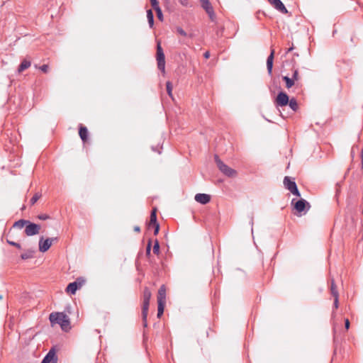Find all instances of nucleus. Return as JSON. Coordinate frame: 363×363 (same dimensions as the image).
<instances>
[{"label":"nucleus","mask_w":363,"mask_h":363,"mask_svg":"<svg viewBox=\"0 0 363 363\" xmlns=\"http://www.w3.org/2000/svg\"><path fill=\"white\" fill-rule=\"evenodd\" d=\"M49 320L52 326L58 324L65 332L71 329L69 318L63 312L51 313L49 315Z\"/></svg>","instance_id":"f257e3e1"},{"label":"nucleus","mask_w":363,"mask_h":363,"mask_svg":"<svg viewBox=\"0 0 363 363\" xmlns=\"http://www.w3.org/2000/svg\"><path fill=\"white\" fill-rule=\"evenodd\" d=\"M151 292L147 287L144 288L143 291V303L142 307V317L144 327H147V317L149 310L150 300L151 298Z\"/></svg>","instance_id":"f03ea898"},{"label":"nucleus","mask_w":363,"mask_h":363,"mask_svg":"<svg viewBox=\"0 0 363 363\" xmlns=\"http://www.w3.org/2000/svg\"><path fill=\"white\" fill-rule=\"evenodd\" d=\"M215 162L218 168V169L226 177L230 178H234L237 176L238 173L236 170L232 169L225 164L219 157L216 155L214 157Z\"/></svg>","instance_id":"7ed1b4c3"},{"label":"nucleus","mask_w":363,"mask_h":363,"mask_svg":"<svg viewBox=\"0 0 363 363\" xmlns=\"http://www.w3.org/2000/svg\"><path fill=\"white\" fill-rule=\"evenodd\" d=\"M157 67L160 70L164 72L165 69V57L163 50L160 45V43H157Z\"/></svg>","instance_id":"20e7f679"},{"label":"nucleus","mask_w":363,"mask_h":363,"mask_svg":"<svg viewBox=\"0 0 363 363\" xmlns=\"http://www.w3.org/2000/svg\"><path fill=\"white\" fill-rule=\"evenodd\" d=\"M310 203L303 199H301L294 203V208L300 216L306 214L310 209Z\"/></svg>","instance_id":"39448f33"},{"label":"nucleus","mask_w":363,"mask_h":363,"mask_svg":"<svg viewBox=\"0 0 363 363\" xmlns=\"http://www.w3.org/2000/svg\"><path fill=\"white\" fill-rule=\"evenodd\" d=\"M284 184L285 187L294 195L301 196L300 192L298 189L296 182L291 179L289 177H285L284 179Z\"/></svg>","instance_id":"423d86ee"},{"label":"nucleus","mask_w":363,"mask_h":363,"mask_svg":"<svg viewBox=\"0 0 363 363\" xmlns=\"http://www.w3.org/2000/svg\"><path fill=\"white\" fill-rule=\"evenodd\" d=\"M40 230V225L34 223H31L28 220L26 228H25V234L27 236H33L39 233Z\"/></svg>","instance_id":"0eeeda50"},{"label":"nucleus","mask_w":363,"mask_h":363,"mask_svg":"<svg viewBox=\"0 0 363 363\" xmlns=\"http://www.w3.org/2000/svg\"><path fill=\"white\" fill-rule=\"evenodd\" d=\"M269 3L272 5L277 10L281 12L282 13H287L288 10L281 2V0H267Z\"/></svg>","instance_id":"6e6552de"},{"label":"nucleus","mask_w":363,"mask_h":363,"mask_svg":"<svg viewBox=\"0 0 363 363\" xmlns=\"http://www.w3.org/2000/svg\"><path fill=\"white\" fill-rule=\"evenodd\" d=\"M289 101V96L286 93L280 92L277 95V102L278 105H279L281 106H286L288 104Z\"/></svg>","instance_id":"1a4fd4ad"},{"label":"nucleus","mask_w":363,"mask_h":363,"mask_svg":"<svg viewBox=\"0 0 363 363\" xmlns=\"http://www.w3.org/2000/svg\"><path fill=\"white\" fill-rule=\"evenodd\" d=\"M195 201L201 204H206L211 201V196L206 194H196Z\"/></svg>","instance_id":"9d476101"},{"label":"nucleus","mask_w":363,"mask_h":363,"mask_svg":"<svg viewBox=\"0 0 363 363\" xmlns=\"http://www.w3.org/2000/svg\"><path fill=\"white\" fill-rule=\"evenodd\" d=\"M57 357L56 355L55 347H52L47 353V363H57Z\"/></svg>","instance_id":"9b49d317"},{"label":"nucleus","mask_w":363,"mask_h":363,"mask_svg":"<svg viewBox=\"0 0 363 363\" xmlns=\"http://www.w3.org/2000/svg\"><path fill=\"white\" fill-rule=\"evenodd\" d=\"M82 286V283L77 281L69 283L67 288L66 291L70 294H74L77 290Z\"/></svg>","instance_id":"f8f14e48"},{"label":"nucleus","mask_w":363,"mask_h":363,"mask_svg":"<svg viewBox=\"0 0 363 363\" xmlns=\"http://www.w3.org/2000/svg\"><path fill=\"white\" fill-rule=\"evenodd\" d=\"M202 4L203 9L209 15L210 18H212L214 16L213 7L211 6L209 0H200Z\"/></svg>","instance_id":"ddd939ff"},{"label":"nucleus","mask_w":363,"mask_h":363,"mask_svg":"<svg viewBox=\"0 0 363 363\" xmlns=\"http://www.w3.org/2000/svg\"><path fill=\"white\" fill-rule=\"evenodd\" d=\"M274 50H272L270 55L267 59V69L269 75H272L273 68V60H274Z\"/></svg>","instance_id":"4468645a"},{"label":"nucleus","mask_w":363,"mask_h":363,"mask_svg":"<svg viewBox=\"0 0 363 363\" xmlns=\"http://www.w3.org/2000/svg\"><path fill=\"white\" fill-rule=\"evenodd\" d=\"M88 130L82 124L79 125V135L83 142H86L88 139Z\"/></svg>","instance_id":"2eb2a0df"},{"label":"nucleus","mask_w":363,"mask_h":363,"mask_svg":"<svg viewBox=\"0 0 363 363\" xmlns=\"http://www.w3.org/2000/svg\"><path fill=\"white\" fill-rule=\"evenodd\" d=\"M166 302V288L164 285H162L158 290L157 303Z\"/></svg>","instance_id":"dca6fc26"},{"label":"nucleus","mask_w":363,"mask_h":363,"mask_svg":"<svg viewBox=\"0 0 363 363\" xmlns=\"http://www.w3.org/2000/svg\"><path fill=\"white\" fill-rule=\"evenodd\" d=\"M157 223H158L157 221L156 209L155 208L151 212L148 228H150L152 225H155Z\"/></svg>","instance_id":"f3484780"},{"label":"nucleus","mask_w":363,"mask_h":363,"mask_svg":"<svg viewBox=\"0 0 363 363\" xmlns=\"http://www.w3.org/2000/svg\"><path fill=\"white\" fill-rule=\"evenodd\" d=\"M30 62L26 60H24L19 65L18 68V72L21 73L28 69L30 66Z\"/></svg>","instance_id":"a211bd4d"},{"label":"nucleus","mask_w":363,"mask_h":363,"mask_svg":"<svg viewBox=\"0 0 363 363\" xmlns=\"http://www.w3.org/2000/svg\"><path fill=\"white\" fill-rule=\"evenodd\" d=\"M28 223V220L21 219L18 221H16L14 224L13 225V228H16L18 229H22L23 228H26L27 223Z\"/></svg>","instance_id":"6ab92c4d"},{"label":"nucleus","mask_w":363,"mask_h":363,"mask_svg":"<svg viewBox=\"0 0 363 363\" xmlns=\"http://www.w3.org/2000/svg\"><path fill=\"white\" fill-rule=\"evenodd\" d=\"M147 18L148 21L149 26L152 28L154 26V14L151 9L147 11Z\"/></svg>","instance_id":"aec40b11"},{"label":"nucleus","mask_w":363,"mask_h":363,"mask_svg":"<svg viewBox=\"0 0 363 363\" xmlns=\"http://www.w3.org/2000/svg\"><path fill=\"white\" fill-rule=\"evenodd\" d=\"M283 80L286 82V86L289 89L292 87L294 84V80L292 78H289L287 76H284L282 77Z\"/></svg>","instance_id":"412c9836"},{"label":"nucleus","mask_w":363,"mask_h":363,"mask_svg":"<svg viewBox=\"0 0 363 363\" xmlns=\"http://www.w3.org/2000/svg\"><path fill=\"white\" fill-rule=\"evenodd\" d=\"M334 294H335V296H333L334 297V303H333V311H332L333 317L335 316V310L337 309L338 306H339V296H337L336 294V293H334Z\"/></svg>","instance_id":"4be33fe9"},{"label":"nucleus","mask_w":363,"mask_h":363,"mask_svg":"<svg viewBox=\"0 0 363 363\" xmlns=\"http://www.w3.org/2000/svg\"><path fill=\"white\" fill-rule=\"evenodd\" d=\"M288 104L290 108L292 109V111H296L298 110V105L295 99H291L290 101H289Z\"/></svg>","instance_id":"5701e85b"},{"label":"nucleus","mask_w":363,"mask_h":363,"mask_svg":"<svg viewBox=\"0 0 363 363\" xmlns=\"http://www.w3.org/2000/svg\"><path fill=\"white\" fill-rule=\"evenodd\" d=\"M165 303H157V317L160 318V316L164 313Z\"/></svg>","instance_id":"b1692460"},{"label":"nucleus","mask_w":363,"mask_h":363,"mask_svg":"<svg viewBox=\"0 0 363 363\" xmlns=\"http://www.w3.org/2000/svg\"><path fill=\"white\" fill-rule=\"evenodd\" d=\"M39 250L40 252H45V239L42 236L39 240Z\"/></svg>","instance_id":"393cba45"},{"label":"nucleus","mask_w":363,"mask_h":363,"mask_svg":"<svg viewBox=\"0 0 363 363\" xmlns=\"http://www.w3.org/2000/svg\"><path fill=\"white\" fill-rule=\"evenodd\" d=\"M330 292H331V294H332L333 296H335V294L334 293H336V294L337 296H339V293H338V291L337 290V287H336L335 281L333 279H332V281H331Z\"/></svg>","instance_id":"a878e982"},{"label":"nucleus","mask_w":363,"mask_h":363,"mask_svg":"<svg viewBox=\"0 0 363 363\" xmlns=\"http://www.w3.org/2000/svg\"><path fill=\"white\" fill-rule=\"evenodd\" d=\"M33 257V251H28L21 255V257L22 259H28Z\"/></svg>","instance_id":"bb28decb"},{"label":"nucleus","mask_w":363,"mask_h":363,"mask_svg":"<svg viewBox=\"0 0 363 363\" xmlns=\"http://www.w3.org/2000/svg\"><path fill=\"white\" fill-rule=\"evenodd\" d=\"M57 241V237L47 238V250L52 246L54 242Z\"/></svg>","instance_id":"cd10ccee"},{"label":"nucleus","mask_w":363,"mask_h":363,"mask_svg":"<svg viewBox=\"0 0 363 363\" xmlns=\"http://www.w3.org/2000/svg\"><path fill=\"white\" fill-rule=\"evenodd\" d=\"M166 89H167V92L168 95L170 97H172V84L170 82H167Z\"/></svg>","instance_id":"c85d7f7f"},{"label":"nucleus","mask_w":363,"mask_h":363,"mask_svg":"<svg viewBox=\"0 0 363 363\" xmlns=\"http://www.w3.org/2000/svg\"><path fill=\"white\" fill-rule=\"evenodd\" d=\"M153 253L155 255H158L160 252V244L157 240H155V244L153 246Z\"/></svg>","instance_id":"c756f323"},{"label":"nucleus","mask_w":363,"mask_h":363,"mask_svg":"<svg viewBox=\"0 0 363 363\" xmlns=\"http://www.w3.org/2000/svg\"><path fill=\"white\" fill-rule=\"evenodd\" d=\"M177 32L179 35H182V36H184V37H186V36H187V35H187V33H186V32L183 28H182L181 27H177Z\"/></svg>","instance_id":"7c9ffc66"},{"label":"nucleus","mask_w":363,"mask_h":363,"mask_svg":"<svg viewBox=\"0 0 363 363\" xmlns=\"http://www.w3.org/2000/svg\"><path fill=\"white\" fill-rule=\"evenodd\" d=\"M40 195L38 194H35L30 199V202L31 205H33L35 203V202L39 199Z\"/></svg>","instance_id":"2f4dec72"},{"label":"nucleus","mask_w":363,"mask_h":363,"mask_svg":"<svg viewBox=\"0 0 363 363\" xmlns=\"http://www.w3.org/2000/svg\"><path fill=\"white\" fill-rule=\"evenodd\" d=\"M7 242H8L10 245H11V246H14V247H16V248H18V249H21V245H20L19 243H18V242H13V241H10V240H7Z\"/></svg>","instance_id":"473e14b6"},{"label":"nucleus","mask_w":363,"mask_h":363,"mask_svg":"<svg viewBox=\"0 0 363 363\" xmlns=\"http://www.w3.org/2000/svg\"><path fill=\"white\" fill-rule=\"evenodd\" d=\"M151 5L153 7L155 10L157 9V8H160L158 1L157 0H150Z\"/></svg>","instance_id":"72a5a7b5"},{"label":"nucleus","mask_w":363,"mask_h":363,"mask_svg":"<svg viewBox=\"0 0 363 363\" xmlns=\"http://www.w3.org/2000/svg\"><path fill=\"white\" fill-rule=\"evenodd\" d=\"M151 240H149L147 245V247H146V255L147 256H149L150 255V251H151Z\"/></svg>","instance_id":"f704fd0d"},{"label":"nucleus","mask_w":363,"mask_h":363,"mask_svg":"<svg viewBox=\"0 0 363 363\" xmlns=\"http://www.w3.org/2000/svg\"><path fill=\"white\" fill-rule=\"evenodd\" d=\"M152 226L155 228V230H154V235H157L158 234V233H159V230H160V225H159V223L155 224V225H152Z\"/></svg>","instance_id":"c9c22d12"},{"label":"nucleus","mask_w":363,"mask_h":363,"mask_svg":"<svg viewBox=\"0 0 363 363\" xmlns=\"http://www.w3.org/2000/svg\"><path fill=\"white\" fill-rule=\"evenodd\" d=\"M156 12H157V17L160 20H162V10L160 8H157V9L155 10Z\"/></svg>","instance_id":"e433bc0d"},{"label":"nucleus","mask_w":363,"mask_h":363,"mask_svg":"<svg viewBox=\"0 0 363 363\" xmlns=\"http://www.w3.org/2000/svg\"><path fill=\"white\" fill-rule=\"evenodd\" d=\"M179 3L184 6H189V0H179Z\"/></svg>","instance_id":"4c0bfd02"},{"label":"nucleus","mask_w":363,"mask_h":363,"mask_svg":"<svg viewBox=\"0 0 363 363\" xmlns=\"http://www.w3.org/2000/svg\"><path fill=\"white\" fill-rule=\"evenodd\" d=\"M292 79L295 81V80H298V72L297 69H295L294 71V73H293V75H292Z\"/></svg>","instance_id":"58836bf2"},{"label":"nucleus","mask_w":363,"mask_h":363,"mask_svg":"<svg viewBox=\"0 0 363 363\" xmlns=\"http://www.w3.org/2000/svg\"><path fill=\"white\" fill-rule=\"evenodd\" d=\"M350 320L347 318H346L345 320V329L348 330L350 328Z\"/></svg>","instance_id":"ea45409f"},{"label":"nucleus","mask_w":363,"mask_h":363,"mask_svg":"<svg viewBox=\"0 0 363 363\" xmlns=\"http://www.w3.org/2000/svg\"><path fill=\"white\" fill-rule=\"evenodd\" d=\"M162 148V147H160V148H158L157 147H152V150L154 152H157L159 154H160V153H161V150H161Z\"/></svg>","instance_id":"a19ab883"},{"label":"nucleus","mask_w":363,"mask_h":363,"mask_svg":"<svg viewBox=\"0 0 363 363\" xmlns=\"http://www.w3.org/2000/svg\"><path fill=\"white\" fill-rule=\"evenodd\" d=\"M361 165L362 168L363 169V148L361 150Z\"/></svg>","instance_id":"79ce46f5"},{"label":"nucleus","mask_w":363,"mask_h":363,"mask_svg":"<svg viewBox=\"0 0 363 363\" xmlns=\"http://www.w3.org/2000/svg\"><path fill=\"white\" fill-rule=\"evenodd\" d=\"M203 57L206 58V59H208L209 57H210V53L208 51H206L204 54H203Z\"/></svg>","instance_id":"37998d69"},{"label":"nucleus","mask_w":363,"mask_h":363,"mask_svg":"<svg viewBox=\"0 0 363 363\" xmlns=\"http://www.w3.org/2000/svg\"><path fill=\"white\" fill-rule=\"evenodd\" d=\"M40 70H42L43 72H45V65H42L40 67Z\"/></svg>","instance_id":"c03bdc74"},{"label":"nucleus","mask_w":363,"mask_h":363,"mask_svg":"<svg viewBox=\"0 0 363 363\" xmlns=\"http://www.w3.org/2000/svg\"><path fill=\"white\" fill-rule=\"evenodd\" d=\"M134 230H135V232H140V227H139V226H135V227L134 228Z\"/></svg>","instance_id":"a18cd8bd"},{"label":"nucleus","mask_w":363,"mask_h":363,"mask_svg":"<svg viewBox=\"0 0 363 363\" xmlns=\"http://www.w3.org/2000/svg\"><path fill=\"white\" fill-rule=\"evenodd\" d=\"M293 49H294V47H293V46L290 47V48L286 50V53L287 54L288 52H291V50H293Z\"/></svg>","instance_id":"49530a36"},{"label":"nucleus","mask_w":363,"mask_h":363,"mask_svg":"<svg viewBox=\"0 0 363 363\" xmlns=\"http://www.w3.org/2000/svg\"><path fill=\"white\" fill-rule=\"evenodd\" d=\"M278 116H279V118H280L281 119H283V120H284V119L287 118V117H284V115H282V114H280V115H278Z\"/></svg>","instance_id":"de8ad7c7"},{"label":"nucleus","mask_w":363,"mask_h":363,"mask_svg":"<svg viewBox=\"0 0 363 363\" xmlns=\"http://www.w3.org/2000/svg\"><path fill=\"white\" fill-rule=\"evenodd\" d=\"M39 218L42 220H45V214L40 216Z\"/></svg>","instance_id":"09e8293b"},{"label":"nucleus","mask_w":363,"mask_h":363,"mask_svg":"<svg viewBox=\"0 0 363 363\" xmlns=\"http://www.w3.org/2000/svg\"><path fill=\"white\" fill-rule=\"evenodd\" d=\"M41 363H45V357L42 359Z\"/></svg>","instance_id":"8fccbe9b"},{"label":"nucleus","mask_w":363,"mask_h":363,"mask_svg":"<svg viewBox=\"0 0 363 363\" xmlns=\"http://www.w3.org/2000/svg\"><path fill=\"white\" fill-rule=\"evenodd\" d=\"M265 118V120H267V121H269V122H273L272 120H270V119H269V118Z\"/></svg>","instance_id":"3c124183"},{"label":"nucleus","mask_w":363,"mask_h":363,"mask_svg":"<svg viewBox=\"0 0 363 363\" xmlns=\"http://www.w3.org/2000/svg\"><path fill=\"white\" fill-rule=\"evenodd\" d=\"M188 36H189V38H193V34H189Z\"/></svg>","instance_id":"603ef678"},{"label":"nucleus","mask_w":363,"mask_h":363,"mask_svg":"<svg viewBox=\"0 0 363 363\" xmlns=\"http://www.w3.org/2000/svg\"><path fill=\"white\" fill-rule=\"evenodd\" d=\"M2 298V296L0 295V299Z\"/></svg>","instance_id":"864d4df0"}]
</instances>
